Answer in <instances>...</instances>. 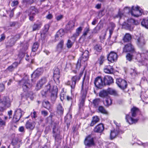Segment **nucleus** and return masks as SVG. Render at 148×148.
Returning <instances> with one entry per match:
<instances>
[{
    "label": "nucleus",
    "mask_w": 148,
    "mask_h": 148,
    "mask_svg": "<svg viewBox=\"0 0 148 148\" xmlns=\"http://www.w3.org/2000/svg\"><path fill=\"white\" fill-rule=\"evenodd\" d=\"M19 84L22 86L23 90L25 92L29 90L32 86V84L29 82L27 76H26L21 80L18 81Z\"/></svg>",
    "instance_id": "f257e3e1"
},
{
    "label": "nucleus",
    "mask_w": 148,
    "mask_h": 148,
    "mask_svg": "<svg viewBox=\"0 0 148 148\" xmlns=\"http://www.w3.org/2000/svg\"><path fill=\"white\" fill-rule=\"evenodd\" d=\"M49 92L51 93V97L55 99L56 97L58 91V89L56 86L53 85L52 81H50L47 85V92Z\"/></svg>",
    "instance_id": "f03ea898"
},
{
    "label": "nucleus",
    "mask_w": 148,
    "mask_h": 148,
    "mask_svg": "<svg viewBox=\"0 0 148 148\" xmlns=\"http://www.w3.org/2000/svg\"><path fill=\"white\" fill-rule=\"evenodd\" d=\"M11 105V101L9 98L4 97L3 99L0 101V115L2 114V112L7 108L9 107Z\"/></svg>",
    "instance_id": "7ed1b4c3"
},
{
    "label": "nucleus",
    "mask_w": 148,
    "mask_h": 148,
    "mask_svg": "<svg viewBox=\"0 0 148 148\" xmlns=\"http://www.w3.org/2000/svg\"><path fill=\"white\" fill-rule=\"evenodd\" d=\"M126 9L128 10L127 12L130 13L132 16L135 17H137L141 15L143 12V11L140 9V7L138 6H136L135 8H134V6H132L131 9L129 7H126L124 10H125Z\"/></svg>",
    "instance_id": "20e7f679"
},
{
    "label": "nucleus",
    "mask_w": 148,
    "mask_h": 148,
    "mask_svg": "<svg viewBox=\"0 0 148 148\" xmlns=\"http://www.w3.org/2000/svg\"><path fill=\"white\" fill-rule=\"evenodd\" d=\"M80 79V77L75 76L71 78V82L70 81H68L65 83V85L70 86L71 88V91L75 88L76 82Z\"/></svg>",
    "instance_id": "39448f33"
},
{
    "label": "nucleus",
    "mask_w": 148,
    "mask_h": 148,
    "mask_svg": "<svg viewBox=\"0 0 148 148\" xmlns=\"http://www.w3.org/2000/svg\"><path fill=\"white\" fill-rule=\"evenodd\" d=\"M85 78V77H84V79L83 80L82 86V90L81 93L82 94V96L80 104H79V108L82 107L84 105L86 98L87 95V91L86 90H84L83 89L84 83Z\"/></svg>",
    "instance_id": "423d86ee"
},
{
    "label": "nucleus",
    "mask_w": 148,
    "mask_h": 148,
    "mask_svg": "<svg viewBox=\"0 0 148 148\" xmlns=\"http://www.w3.org/2000/svg\"><path fill=\"white\" fill-rule=\"evenodd\" d=\"M134 21L133 19H128L126 21H125L122 24L123 28L132 31L133 29V27L132 25V23Z\"/></svg>",
    "instance_id": "0eeeda50"
},
{
    "label": "nucleus",
    "mask_w": 148,
    "mask_h": 148,
    "mask_svg": "<svg viewBox=\"0 0 148 148\" xmlns=\"http://www.w3.org/2000/svg\"><path fill=\"white\" fill-rule=\"evenodd\" d=\"M26 12L28 13L29 16V19L32 21L33 20L34 16L38 13V11L37 9L33 6L31 7Z\"/></svg>",
    "instance_id": "6e6552de"
},
{
    "label": "nucleus",
    "mask_w": 148,
    "mask_h": 148,
    "mask_svg": "<svg viewBox=\"0 0 148 148\" xmlns=\"http://www.w3.org/2000/svg\"><path fill=\"white\" fill-rule=\"evenodd\" d=\"M43 70L41 68L37 69L32 75V82H34L38 79L39 76L42 74Z\"/></svg>",
    "instance_id": "1a4fd4ad"
},
{
    "label": "nucleus",
    "mask_w": 148,
    "mask_h": 148,
    "mask_svg": "<svg viewBox=\"0 0 148 148\" xmlns=\"http://www.w3.org/2000/svg\"><path fill=\"white\" fill-rule=\"evenodd\" d=\"M116 83L119 87L122 90H124L127 87V82L121 78L117 79Z\"/></svg>",
    "instance_id": "9d476101"
},
{
    "label": "nucleus",
    "mask_w": 148,
    "mask_h": 148,
    "mask_svg": "<svg viewBox=\"0 0 148 148\" xmlns=\"http://www.w3.org/2000/svg\"><path fill=\"white\" fill-rule=\"evenodd\" d=\"M22 113L23 112L20 109H17L15 110L13 119L14 122H16L19 120L22 116Z\"/></svg>",
    "instance_id": "9b49d317"
},
{
    "label": "nucleus",
    "mask_w": 148,
    "mask_h": 148,
    "mask_svg": "<svg viewBox=\"0 0 148 148\" xmlns=\"http://www.w3.org/2000/svg\"><path fill=\"white\" fill-rule=\"evenodd\" d=\"M135 51L134 46L131 43L126 44L123 48V53H126L129 52L133 53Z\"/></svg>",
    "instance_id": "f8f14e48"
},
{
    "label": "nucleus",
    "mask_w": 148,
    "mask_h": 148,
    "mask_svg": "<svg viewBox=\"0 0 148 148\" xmlns=\"http://www.w3.org/2000/svg\"><path fill=\"white\" fill-rule=\"evenodd\" d=\"M94 84L95 86L97 88H101L104 85L103 79H102L100 77H98L95 80Z\"/></svg>",
    "instance_id": "ddd939ff"
},
{
    "label": "nucleus",
    "mask_w": 148,
    "mask_h": 148,
    "mask_svg": "<svg viewBox=\"0 0 148 148\" xmlns=\"http://www.w3.org/2000/svg\"><path fill=\"white\" fill-rule=\"evenodd\" d=\"M84 143L88 147L94 145L95 143L93 138L92 137L91 135H88L85 138Z\"/></svg>",
    "instance_id": "4468645a"
},
{
    "label": "nucleus",
    "mask_w": 148,
    "mask_h": 148,
    "mask_svg": "<svg viewBox=\"0 0 148 148\" xmlns=\"http://www.w3.org/2000/svg\"><path fill=\"white\" fill-rule=\"evenodd\" d=\"M107 58L108 61L111 62H113L116 60L117 55L116 53L111 51L108 54Z\"/></svg>",
    "instance_id": "2eb2a0df"
},
{
    "label": "nucleus",
    "mask_w": 148,
    "mask_h": 148,
    "mask_svg": "<svg viewBox=\"0 0 148 148\" xmlns=\"http://www.w3.org/2000/svg\"><path fill=\"white\" fill-rule=\"evenodd\" d=\"M103 79L104 85H110L114 82L113 79L112 77L109 75L105 76Z\"/></svg>",
    "instance_id": "dca6fc26"
},
{
    "label": "nucleus",
    "mask_w": 148,
    "mask_h": 148,
    "mask_svg": "<svg viewBox=\"0 0 148 148\" xmlns=\"http://www.w3.org/2000/svg\"><path fill=\"white\" fill-rule=\"evenodd\" d=\"M136 40L137 45L140 48L142 47L145 43L144 38L143 37H139Z\"/></svg>",
    "instance_id": "f3484780"
},
{
    "label": "nucleus",
    "mask_w": 148,
    "mask_h": 148,
    "mask_svg": "<svg viewBox=\"0 0 148 148\" xmlns=\"http://www.w3.org/2000/svg\"><path fill=\"white\" fill-rule=\"evenodd\" d=\"M80 51H82V57L79 58L82 59V61L83 62L87 60L89 58V51L87 50H85L84 52H83L81 49H80Z\"/></svg>",
    "instance_id": "a211bd4d"
},
{
    "label": "nucleus",
    "mask_w": 148,
    "mask_h": 148,
    "mask_svg": "<svg viewBox=\"0 0 148 148\" xmlns=\"http://www.w3.org/2000/svg\"><path fill=\"white\" fill-rule=\"evenodd\" d=\"M35 125V123L34 121H32L31 120L27 121L25 124L26 128L28 129L32 130L34 128Z\"/></svg>",
    "instance_id": "6ab92c4d"
},
{
    "label": "nucleus",
    "mask_w": 148,
    "mask_h": 148,
    "mask_svg": "<svg viewBox=\"0 0 148 148\" xmlns=\"http://www.w3.org/2000/svg\"><path fill=\"white\" fill-rule=\"evenodd\" d=\"M104 130V126L102 123H100L95 127L94 131L96 133H101Z\"/></svg>",
    "instance_id": "aec40b11"
},
{
    "label": "nucleus",
    "mask_w": 148,
    "mask_h": 148,
    "mask_svg": "<svg viewBox=\"0 0 148 148\" xmlns=\"http://www.w3.org/2000/svg\"><path fill=\"white\" fill-rule=\"evenodd\" d=\"M53 77L55 81H59L60 78V70L58 68H55L53 72Z\"/></svg>",
    "instance_id": "412c9836"
},
{
    "label": "nucleus",
    "mask_w": 148,
    "mask_h": 148,
    "mask_svg": "<svg viewBox=\"0 0 148 148\" xmlns=\"http://www.w3.org/2000/svg\"><path fill=\"white\" fill-rule=\"evenodd\" d=\"M145 55L144 53H142L141 54H138L137 55L136 59L137 60L138 62L141 63L143 65H145L144 61H147V60H145V58H142V57H143Z\"/></svg>",
    "instance_id": "4be33fe9"
},
{
    "label": "nucleus",
    "mask_w": 148,
    "mask_h": 148,
    "mask_svg": "<svg viewBox=\"0 0 148 148\" xmlns=\"http://www.w3.org/2000/svg\"><path fill=\"white\" fill-rule=\"evenodd\" d=\"M104 71L106 73L112 74L113 72L112 66L109 65H106L103 68Z\"/></svg>",
    "instance_id": "5701e85b"
},
{
    "label": "nucleus",
    "mask_w": 148,
    "mask_h": 148,
    "mask_svg": "<svg viewBox=\"0 0 148 148\" xmlns=\"http://www.w3.org/2000/svg\"><path fill=\"white\" fill-rule=\"evenodd\" d=\"M121 132L122 133L121 131H120L119 130H115L114 129L112 130L111 131L110 134V137L111 139L114 138L118 135V134L121 133Z\"/></svg>",
    "instance_id": "b1692460"
},
{
    "label": "nucleus",
    "mask_w": 148,
    "mask_h": 148,
    "mask_svg": "<svg viewBox=\"0 0 148 148\" xmlns=\"http://www.w3.org/2000/svg\"><path fill=\"white\" fill-rule=\"evenodd\" d=\"M46 79L45 78H42L36 85V88L37 90L40 89L43 85L45 84Z\"/></svg>",
    "instance_id": "393cba45"
},
{
    "label": "nucleus",
    "mask_w": 148,
    "mask_h": 148,
    "mask_svg": "<svg viewBox=\"0 0 148 148\" xmlns=\"http://www.w3.org/2000/svg\"><path fill=\"white\" fill-rule=\"evenodd\" d=\"M59 122H57L56 123H53L52 124L53 125V134L57 133H59L60 132L58 130Z\"/></svg>",
    "instance_id": "a878e982"
},
{
    "label": "nucleus",
    "mask_w": 148,
    "mask_h": 148,
    "mask_svg": "<svg viewBox=\"0 0 148 148\" xmlns=\"http://www.w3.org/2000/svg\"><path fill=\"white\" fill-rule=\"evenodd\" d=\"M18 64L17 62H14L10 66H9L6 69V71L7 72H12L13 71L14 69L16 68Z\"/></svg>",
    "instance_id": "bb28decb"
},
{
    "label": "nucleus",
    "mask_w": 148,
    "mask_h": 148,
    "mask_svg": "<svg viewBox=\"0 0 148 148\" xmlns=\"http://www.w3.org/2000/svg\"><path fill=\"white\" fill-rule=\"evenodd\" d=\"M132 37L131 34L129 33H126L124 36L123 40L125 42H130L131 40Z\"/></svg>",
    "instance_id": "cd10ccee"
},
{
    "label": "nucleus",
    "mask_w": 148,
    "mask_h": 148,
    "mask_svg": "<svg viewBox=\"0 0 148 148\" xmlns=\"http://www.w3.org/2000/svg\"><path fill=\"white\" fill-rule=\"evenodd\" d=\"M125 119L130 124H132L134 123H136L138 120V119H134L133 118L131 117L128 114L126 115Z\"/></svg>",
    "instance_id": "c85d7f7f"
},
{
    "label": "nucleus",
    "mask_w": 148,
    "mask_h": 148,
    "mask_svg": "<svg viewBox=\"0 0 148 148\" xmlns=\"http://www.w3.org/2000/svg\"><path fill=\"white\" fill-rule=\"evenodd\" d=\"M70 38L72 40H71V39H68L66 43L67 47L68 48H70L72 47L76 40V38H71V37Z\"/></svg>",
    "instance_id": "c756f323"
},
{
    "label": "nucleus",
    "mask_w": 148,
    "mask_h": 148,
    "mask_svg": "<svg viewBox=\"0 0 148 148\" xmlns=\"http://www.w3.org/2000/svg\"><path fill=\"white\" fill-rule=\"evenodd\" d=\"M108 92L107 90H101L99 93V96L102 98H108Z\"/></svg>",
    "instance_id": "7c9ffc66"
},
{
    "label": "nucleus",
    "mask_w": 148,
    "mask_h": 148,
    "mask_svg": "<svg viewBox=\"0 0 148 148\" xmlns=\"http://www.w3.org/2000/svg\"><path fill=\"white\" fill-rule=\"evenodd\" d=\"M82 27H80L77 28L76 30L75 33L74 34L73 36L71 37V38H76L81 33L82 30Z\"/></svg>",
    "instance_id": "2f4dec72"
},
{
    "label": "nucleus",
    "mask_w": 148,
    "mask_h": 148,
    "mask_svg": "<svg viewBox=\"0 0 148 148\" xmlns=\"http://www.w3.org/2000/svg\"><path fill=\"white\" fill-rule=\"evenodd\" d=\"M75 26V23L73 21H69L66 26V29L67 30L73 29Z\"/></svg>",
    "instance_id": "473e14b6"
},
{
    "label": "nucleus",
    "mask_w": 148,
    "mask_h": 148,
    "mask_svg": "<svg viewBox=\"0 0 148 148\" xmlns=\"http://www.w3.org/2000/svg\"><path fill=\"white\" fill-rule=\"evenodd\" d=\"M100 119L97 116H95L92 117V119L90 124V126H92L99 121Z\"/></svg>",
    "instance_id": "72a5a7b5"
},
{
    "label": "nucleus",
    "mask_w": 148,
    "mask_h": 148,
    "mask_svg": "<svg viewBox=\"0 0 148 148\" xmlns=\"http://www.w3.org/2000/svg\"><path fill=\"white\" fill-rule=\"evenodd\" d=\"M101 102L100 99L99 98H96L94 99L92 102L94 107L95 108L98 107Z\"/></svg>",
    "instance_id": "f704fd0d"
},
{
    "label": "nucleus",
    "mask_w": 148,
    "mask_h": 148,
    "mask_svg": "<svg viewBox=\"0 0 148 148\" xmlns=\"http://www.w3.org/2000/svg\"><path fill=\"white\" fill-rule=\"evenodd\" d=\"M64 112V109L60 104H59L57 107V112L60 115H62Z\"/></svg>",
    "instance_id": "c9c22d12"
},
{
    "label": "nucleus",
    "mask_w": 148,
    "mask_h": 148,
    "mask_svg": "<svg viewBox=\"0 0 148 148\" xmlns=\"http://www.w3.org/2000/svg\"><path fill=\"white\" fill-rule=\"evenodd\" d=\"M64 32L62 29H60L57 33L55 35L56 39L59 37H62L64 34Z\"/></svg>",
    "instance_id": "e433bc0d"
},
{
    "label": "nucleus",
    "mask_w": 148,
    "mask_h": 148,
    "mask_svg": "<svg viewBox=\"0 0 148 148\" xmlns=\"http://www.w3.org/2000/svg\"><path fill=\"white\" fill-rule=\"evenodd\" d=\"M97 110L99 112H101L102 114H108V112L102 106H99Z\"/></svg>",
    "instance_id": "4c0bfd02"
},
{
    "label": "nucleus",
    "mask_w": 148,
    "mask_h": 148,
    "mask_svg": "<svg viewBox=\"0 0 148 148\" xmlns=\"http://www.w3.org/2000/svg\"><path fill=\"white\" fill-rule=\"evenodd\" d=\"M112 100L111 99L108 97L106 98V99L105 101L104 102V104L106 106H108L112 104Z\"/></svg>",
    "instance_id": "58836bf2"
},
{
    "label": "nucleus",
    "mask_w": 148,
    "mask_h": 148,
    "mask_svg": "<svg viewBox=\"0 0 148 148\" xmlns=\"http://www.w3.org/2000/svg\"><path fill=\"white\" fill-rule=\"evenodd\" d=\"M107 90L108 92V95L110 94L114 96L117 95V94L116 91L112 89L109 88L107 89Z\"/></svg>",
    "instance_id": "ea45409f"
},
{
    "label": "nucleus",
    "mask_w": 148,
    "mask_h": 148,
    "mask_svg": "<svg viewBox=\"0 0 148 148\" xmlns=\"http://www.w3.org/2000/svg\"><path fill=\"white\" fill-rule=\"evenodd\" d=\"M39 47V44L37 42L34 43L33 46L31 54L37 51Z\"/></svg>",
    "instance_id": "a19ab883"
},
{
    "label": "nucleus",
    "mask_w": 148,
    "mask_h": 148,
    "mask_svg": "<svg viewBox=\"0 0 148 148\" xmlns=\"http://www.w3.org/2000/svg\"><path fill=\"white\" fill-rule=\"evenodd\" d=\"M105 60V57L103 56H101L98 58L97 63L99 64V65H102Z\"/></svg>",
    "instance_id": "79ce46f5"
},
{
    "label": "nucleus",
    "mask_w": 148,
    "mask_h": 148,
    "mask_svg": "<svg viewBox=\"0 0 148 148\" xmlns=\"http://www.w3.org/2000/svg\"><path fill=\"white\" fill-rule=\"evenodd\" d=\"M41 27V24L40 23H35L32 26V30L35 31L38 30Z\"/></svg>",
    "instance_id": "37998d69"
},
{
    "label": "nucleus",
    "mask_w": 148,
    "mask_h": 148,
    "mask_svg": "<svg viewBox=\"0 0 148 148\" xmlns=\"http://www.w3.org/2000/svg\"><path fill=\"white\" fill-rule=\"evenodd\" d=\"M20 37L19 34H16L13 38H11V40H13V42L11 43V45H14L16 41Z\"/></svg>",
    "instance_id": "c03bdc74"
},
{
    "label": "nucleus",
    "mask_w": 148,
    "mask_h": 148,
    "mask_svg": "<svg viewBox=\"0 0 148 148\" xmlns=\"http://www.w3.org/2000/svg\"><path fill=\"white\" fill-rule=\"evenodd\" d=\"M141 25L146 28H148V19H144L141 23Z\"/></svg>",
    "instance_id": "a18cd8bd"
},
{
    "label": "nucleus",
    "mask_w": 148,
    "mask_h": 148,
    "mask_svg": "<svg viewBox=\"0 0 148 148\" xmlns=\"http://www.w3.org/2000/svg\"><path fill=\"white\" fill-rule=\"evenodd\" d=\"M138 111V109L135 107H134L132 108L131 110V112L132 116L134 117H135L136 116V113Z\"/></svg>",
    "instance_id": "49530a36"
},
{
    "label": "nucleus",
    "mask_w": 148,
    "mask_h": 148,
    "mask_svg": "<svg viewBox=\"0 0 148 148\" xmlns=\"http://www.w3.org/2000/svg\"><path fill=\"white\" fill-rule=\"evenodd\" d=\"M94 49L98 52L101 51L102 49V46L99 44H96L94 47Z\"/></svg>",
    "instance_id": "de8ad7c7"
},
{
    "label": "nucleus",
    "mask_w": 148,
    "mask_h": 148,
    "mask_svg": "<svg viewBox=\"0 0 148 148\" xmlns=\"http://www.w3.org/2000/svg\"><path fill=\"white\" fill-rule=\"evenodd\" d=\"M12 144L14 146V148H18L20 147L19 143L15 140H12Z\"/></svg>",
    "instance_id": "09e8293b"
},
{
    "label": "nucleus",
    "mask_w": 148,
    "mask_h": 148,
    "mask_svg": "<svg viewBox=\"0 0 148 148\" xmlns=\"http://www.w3.org/2000/svg\"><path fill=\"white\" fill-rule=\"evenodd\" d=\"M130 74L132 76H136L137 75V72L136 69L134 68V69L131 68L130 69Z\"/></svg>",
    "instance_id": "8fccbe9b"
},
{
    "label": "nucleus",
    "mask_w": 148,
    "mask_h": 148,
    "mask_svg": "<svg viewBox=\"0 0 148 148\" xmlns=\"http://www.w3.org/2000/svg\"><path fill=\"white\" fill-rule=\"evenodd\" d=\"M89 30H90L89 27H86L84 30V32L82 35V36L85 37L86 36Z\"/></svg>",
    "instance_id": "3c124183"
},
{
    "label": "nucleus",
    "mask_w": 148,
    "mask_h": 148,
    "mask_svg": "<svg viewBox=\"0 0 148 148\" xmlns=\"http://www.w3.org/2000/svg\"><path fill=\"white\" fill-rule=\"evenodd\" d=\"M82 61V59H80V58L79 59L76 65V68L77 69H79L80 68Z\"/></svg>",
    "instance_id": "603ef678"
},
{
    "label": "nucleus",
    "mask_w": 148,
    "mask_h": 148,
    "mask_svg": "<svg viewBox=\"0 0 148 148\" xmlns=\"http://www.w3.org/2000/svg\"><path fill=\"white\" fill-rule=\"evenodd\" d=\"M112 27L111 29H109V33L110 34V36L112 34L113 31L114 29V28L115 26L114 24L112 23Z\"/></svg>",
    "instance_id": "864d4df0"
},
{
    "label": "nucleus",
    "mask_w": 148,
    "mask_h": 148,
    "mask_svg": "<svg viewBox=\"0 0 148 148\" xmlns=\"http://www.w3.org/2000/svg\"><path fill=\"white\" fill-rule=\"evenodd\" d=\"M53 136L55 137V140L57 141H58L61 139L59 133H57L54 134Z\"/></svg>",
    "instance_id": "5fc2aeb1"
},
{
    "label": "nucleus",
    "mask_w": 148,
    "mask_h": 148,
    "mask_svg": "<svg viewBox=\"0 0 148 148\" xmlns=\"http://www.w3.org/2000/svg\"><path fill=\"white\" fill-rule=\"evenodd\" d=\"M63 44L64 41L62 40H61L58 44L57 47L60 49H62L63 47Z\"/></svg>",
    "instance_id": "6e6d98bb"
},
{
    "label": "nucleus",
    "mask_w": 148,
    "mask_h": 148,
    "mask_svg": "<svg viewBox=\"0 0 148 148\" xmlns=\"http://www.w3.org/2000/svg\"><path fill=\"white\" fill-rule=\"evenodd\" d=\"M41 38L42 39L45 40L46 37V34L45 30L43 31L41 33Z\"/></svg>",
    "instance_id": "4d7b16f0"
},
{
    "label": "nucleus",
    "mask_w": 148,
    "mask_h": 148,
    "mask_svg": "<svg viewBox=\"0 0 148 148\" xmlns=\"http://www.w3.org/2000/svg\"><path fill=\"white\" fill-rule=\"evenodd\" d=\"M132 55L129 53L127 54L126 56L127 59L129 61H130L132 60Z\"/></svg>",
    "instance_id": "13d9d810"
},
{
    "label": "nucleus",
    "mask_w": 148,
    "mask_h": 148,
    "mask_svg": "<svg viewBox=\"0 0 148 148\" xmlns=\"http://www.w3.org/2000/svg\"><path fill=\"white\" fill-rule=\"evenodd\" d=\"M24 2L27 4H31L34 3L36 0H23Z\"/></svg>",
    "instance_id": "bf43d9fd"
},
{
    "label": "nucleus",
    "mask_w": 148,
    "mask_h": 148,
    "mask_svg": "<svg viewBox=\"0 0 148 148\" xmlns=\"http://www.w3.org/2000/svg\"><path fill=\"white\" fill-rule=\"evenodd\" d=\"M18 2L17 1H14L12 2L11 4V5L12 6H14L18 5Z\"/></svg>",
    "instance_id": "052dcab7"
},
{
    "label": "nucleus",
    "mask_w": 148,
    "mask_h": 148,
    "mask_svg": "<svg viewBox=\"0 0 148 148\" xmlns=\"http://www.w3.org/2000/svg\"><path fill=\"white\" fill-rule=\"evenodd\" d=\"M52 106L50 103L49 102L47 101V109L48 110H50V109L51 108Z\"/></svg>",
    "instance_id": "680f3d73"
},
{
    "label": "nucleus",
    "mask_w": 148,
    "mask_h": 148,
    "mask_svg": "<svg viewBox=\"0 0 148 148\" xmlns=\"http://www.w3.org/2000/svg\"><path fill=\"white\" fill-rule=\"evenodd\" d=\"M5 38V35L3 34H2L1 35V37L0 38V42L3 41L4 40Z\"/></svg>",
    "instance_id": "e2e57ef3"
},
{
    "label": "nucleus",
    "mask_w": 148,
    "mask_h": 148,
    "mask_svg": "<svg viewBox=\"0 0 148 148\" xmlns=\"http://www.w3.org/2000/svg\"><path fill=\"white\" fill-rule=\"evenodd\" d=\"M66 94H64V93H62L60 95V99L61 100H62L64 99H65L66 98V97H65V96H66Z\"/></svg>",
    "instance_id": "0e129e2a"
},
{
    "label": "nucleus",
    "mask_w": 148,
    "mask_h": 148,
    "mask_svg": "<svg viewBox=\"0 0 148 148\" xmlns=\"http://www.w3.org/2000/svg\"><path fill=\"white\" fill-rule=\"evenodd\" d=\"M5 88L4 85L3 84H0V92L2 91Z\"/></svg>",
    "instance_id": "69168bd1"
},
{
    "label": "nucleus",
    "mask_w": 148,
    "mask_h": 148,
    "mask_svg": "<svg viewBox=\"0 0 148 148\" xmlns=\"http://www.w3.org/2000/svg\"><path fill=\"white\" fill-rule=\"evenodd\" d=\"M147 80L146 79V78L145 77H143L142 78L141 80V82L143 83L144 82H147Z\"/></svg>",
    "instance_id": "338daca9"
},
{
    "label": "nucleus",
    "mask_w": 148,
    "mask_h": 148,
    "mask_svg": "<svg viewBox=\"0 0 148 148\" xmlns=\"http://www.w3.org/2000/svg\"><path fill=\"white\" fill-rule=\"evenodd\" d=\"M123 15V14L121 13L120 12H119L118 15L115 16V18H118L119 17L120 18H121L122 16Z\"/></svg>",
    "instance_id": "774afa93"
}]
</instances>
